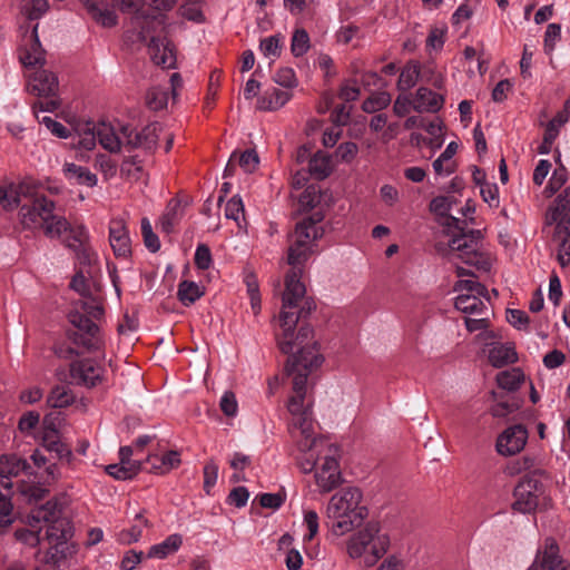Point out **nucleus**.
Returning <instances> with one entry per match:
<instances>
[{
  "label": "nucleus",
  "instance_id": "f3484780",
  "mask_svg": "<svg viewBox=\"0 0 570 570\" xmlns=\"http://www.w3.org/2000/svg\"><path fill=\"white\" fill-rule=\"evenodd\" d=\"M66 234L68 235L63 239L65 246L75 253L81 265H90L95 255L89 245V233L87 228L82 225L72 226L70 224V228Z\"/></svg>",
  "mask_w": 570,
  "mask_h": 570
},
{
  "label": "nucleus",
  "instance_id": "6e6552de",
  "mask_svg": "<svg viewBox=\"0 0 570 570\" xmlns=\"http://www.w3.org/2000/svg\"><path fill=\"white\" fill-rule=\"evenodd\" d=\"M546 223L556 225L554 239L559 242L558 261L562 267L570 264V187L554 199L546 214Z\"/></svg>",
  "mask_w": 570,
  "mask_h": 570
},
{
  "label": "nucleus",
  "instance_id": "a19ab883",
  "mask_svg": "<svg viewBox=\"0 0 570 570\" xmlns=\"http://www.w3.org/2000/svg\"><path fill=\"white\" fill-rule=\"evenodd\" d=\"M73 400L75 396L69 387L57 385L51 390L47 403L51 407L62 409L72 404Z\"/></svg>",
  "mask_w": 570,
  "mask_h": 570
},
{
  "label": "nucleus",
  "instance_id": "3c124183",
  "mask_svg": "<svg viewBox=\"0 0 570 570\" xmlns=\"http://www.w3.org/2000/svg\"><path fill=\"white\" fill-rule=\"evenodd\" d=\"M261 51L265 57L277 58L281 55V37L271 36L261 40Z\"/></svg>",
  "mask_w": 570,
  "mask_h": 570
},
{
  "label": "nucleus",
  "instance_id": "c756f323",
  "mask_svg": "<svg viewBox=\"0 0 570 570\" xmlns=\"http://www.w3.org/2000/svg\"><path fill=\"white\" fill-rule=\"evenodd\" d=\"M291 98L292 94L288 89L272 88L259 98L258 108L261 110H277L289 101Z\"/></svg>",
  "mask_w": 570,
  "mask_h": 570
},
{
  "label": "nucleus",
  "instance_id": "e433bc0d",
  "mask_svg": "<svg viewBox=\"0 0 570 570\" xmlns=\"http://www.w3.org/2000/svg\"><path fill=\"white\" fill-rule=\"evenodd\" d=\"M204 288L191 281H183L178 285L177 296L185 306H190L204 295Z\"/></svg>",
  "mask_w": 570,
  "mask_h": 570
},
{
  "label": "nucleus",
  "instance_id": "58836bf2",
  "mask_svg": "<svg viewBox=\"0 0 570 570\" xmlns=\"http://www.w3.org/2000/svg\"><path fill=\"white\" fill-rule=\"evenodd\" d=\"M105 470L116 480H129L141 470V463L119 462L107 465Z\"/></svg>",
  "mask_w": 570,
  "mask_h": 570
},
{
  "label": "nucleus",
  "instance_id": "49530a36",
  "mask_svg": "<svg viewBox=\"0 0 570 570\" xmlns=\"http://www.w3.org/2000/svg\"><path fill=\"white\" fill-rule=\"evenodd\" d=\"M180 220L179 204L170 203L160 218V228L164 233L170 234Z\"/></svg>",
  "mask_w": 570,
  "mask_h": 570
},
{
  "label": "nucleus",
  "instance_id": "6ab92c4d",
  "mask_svg": "<svg viewBox=\"0 0 570 570\" xmlns=\"http://www.w3.org/2000/svg\"><path fill=\"white\" fill-rule=\"evenodd\" d=\"M70 375L76 384L92 387L101 381L102 368L92 360H80L71 364Z\"/></svg>",
  "mask_w": 570,
  "mask_h": 570
},
{
  "label": "nucleus",
  "instance_id": "79ce46f5",
  "mask_svg": "<svg viewBox=\"0 0 570 570\" xmlns=\"http://www.w3.org/2000/svg\"><path fill=\"white\" fill-rule=\"evenodd\" d=\"M533 470H541L537 468V460L531 455H523L511 462L505 468V473L510 476H514L521 473H530Z\"/></svg>",
  "mask_w": 570,
  "mask_h": 570
},
{
  "label": "nucleus",
  "instance_id": "2f4dec72",
  "mask_svg": "<svg viewBox=\"0 0 570 570\" xmlns=\"http://www.w3.org/2000/svg\"><path fill=\"white\" fill-rule=\"evenodd\" d=\"M458 144L449 142L443 153L433 161V169L439 176H449L454 171L453 156L456 154Z\"/></svg>",
  "mask_w": 570,
  "mask_h": 570
},
{
  "label": "nucleus",
  "instance_id": "5fc2aeb1",
  "mask_svg": "<svg viewBox=\"0 0 570 570\" xmlns=\"http://www.w3.org/2000/svg\"><path fill=\"white\" fill-rule=\"evenodd\" d=\"M237 159L239 166L245 173H253L259 163L258 155L254 149L245 150L237 157Z\"/></svg>",
  "mask_w": 570,
  "mask_h": 570
},
{
  "label": "nucleus",
  "instance_id": "774afa93",
  "mask_svg": "<svg viewBox=\"0 0 570 570\" xmlns=\"http://www.w3.org/2000/svg\"><path fill=\"white\" fill-rule=\"evenodd\" d=\"M309 371H305L302 368L296 370L289 376H293V393L296 394H306V383Z\"/></svg>",
  "mask_w": 570,
  "mask_h": 570
},
{
  "label": "nucleus",
  "instance_id": "680f3d73",
  "mask_svg": "<svg viewBox=\"0 0 570 570\" xmlns=\"http://www.w3.org/2000/svg\"><path fill=\"white\" fill-rule=\"evenodd\" d=\"M39 121L40 124H43L50 130V132L58 138H68L70 136L69 129L66 126L49 116L42 117Z\"/></svg>",
  "mask_w": 570,
  "mask_h": 570
},
{
  "label": "nucleus",
  "instance_id": "864d4df0",
  "mask_svg": "<svg viewBox=\"0 0 570 570\" xmlns=\"http://www.w3.org/2000/svg\"><path fill=\"white\" fill-rule=\"evenodd\" d=\"M445 28H432L426 38V48L432 50H441L445 42Z\"/></svg>",
  "mask_w": 570,
  "mask_h": 570
},
{
  "label": "nucleus",
  "instance_id": "5701e85b",
  "mask_svg": "<svg viewBox=\"0 0 570 570\" xmlns=\"http://www.w3.org/2000/svg\"><path fill=\"white\" fill-rule=\"evenodd\" d=\"M96 134L101 147L110 153H118L121 147H125L121 126L116 129L111 124L99 122L96 126Z\"/></svg>",
  "mask_w": 570,
  "mask_h": 570
},
{
  "label": "nucleus",
  "instance_id": "4be33fe9",
  "mask_svg": "<svg viewBox=\"0 0 570 570\" xmlns=\"http://www.w3.org/2000/svg\"><path fill=\"white\" fill-rule=\"evenodd\" d=\"M30 190V185L21 183H9L0 186V207L4 212H12L17 209L22 197H27Z\"/></svg>",
  "mask_w": 570,
  "mask_h": 570
},
{
  "label": "nucleus",
  "instance_id": "c9c22d12",
  "mask_svg": "<svg viewBox=\"0 0 570 570\" xmlns=\"http://www.w3.org/2000/svg\"><path fill=\"white\" fill-rule=\"evenodd\" d=\"M30 469L31 466L26 459H21L14 454L1 456L0 470H2L3 472L11 476H17L22 472L31 474V472L29 471Z\"/></svg>",
  "mask_w": 570,
  "mask_h": 570
},
{
  "label": "nucleus",
  "instance_id": "cd10ccee",
  "mask_svg": "<svg viewBox=\"0 0 570 570\" xmlns=\"http://www.w3.org/2000/svg\"><path fill=\"white\" fill-rule=\"evenodd\" d=\"M62 170L65 177L73 184L94 187L98 183V178L94 173H91L87 167L75 163H66Z\"/></svg>",
  "mask_w": 570,
  "mask_h": 570
},
{
  "label": "nucleus",
  "instance_id": "b1692460",
  "mask_svg": "<svg viewBox=\"0 0 570 570\" xmlns=\"http://www.w3.org/2000/svg\"><path fill=\"white\" fill-rule=\"evenodd\" d=\"M456 204L454 196H438L430 203V210L440 217L446 218V225L458 230H463L466 225L464 220L449 215L452 207Z\"/></svg>",
  "mask_w": 570,
  "mask_h": 570
},
{
  "label": "nucleus",
  "instance_id": "ea45409f",
  "mask_svg": "<svg viewBox=\"0 0 570 570\" xmlns=\"http://www.w3.org/2000/svg\"><path fill=\"white\" fill-rule=\"evenodd\" d=\"M43 446L48 451L53 452L60 460L69 462L73 456L70 448L58 439L55 431L45 435Z\"/></svg>",
  "mask_w": 570,
  "mask_h": 570
},
{
  "label": "nucleus",
  "instance_id": "393cba45",
  "mask_svg": "<svg viewBox=\"0 0 570 570\" xmlns=\"http://www.w3.org/2000/svg\"><path fill=\"white\" fill-rule=\"evenodd\" d=\"M444 105V97L426 87H420L413 98V109L417 112H438Z\"/></svg>",
  "mask_w": 570,
  "mask_h": 570
},
{
  "label": "nucleus",
  "instance_id": "37998d69",
  "mask_svg": "<svg viewBox=\"0 0 570 570\" xmlns=\"http://www.w3.org/2000/svg\"><path fill=\"white\" fill-rule=\"evenodd\" d=\"M96 126L97 124L88 121L77 129V144L80 148L85 150H92L96 147L98 140L96 134Z\"/></svg>",
  "mask_w": 570,
  "mask_h": 570
},
{
  "label": "nucleus",
  "instance_id": "603ef678",
  "mask_svg": "<svg viewBox=\"0 0 570 570\" xmlns=\"http://www.w3.org/2000/svg\"><path fill=\"white\" fill-rule=\"evenodd\" d=\"M480 194L484 203L491 208H498L500 206L499 187L495 183L482 185Z\"/></svg>",
  "mask_w": 570,
  "mask_h": 570
},
{
  "label": "nucleus",
  "instance_id": "8fccbe9b",
  "mask_svg": "<svg viewBox=\"0 0 570 570\" xmlns=\"http://www.w3.org/2000/svg\"><path fill=\"white\" fill-rule=\"evenodd\" d=\"M141 234L144 237L145 246L151 253L158 252L160 248V240L158 236L154 233L149 219L146 217L141 219Z\"/></svg>",
  "mask_w": 570,
  "mask_h": 570
},
{
  "label": "nucleus",
  "instance_id": "473e14b6",
  "mask_svg": "<svg viewBox=\"0 0 570 570\" xmlns=\"http://www.w3.org/2000/svg\"><path fill=\"white\" fill-rule=\"evenodd\" d=\"M183 543V538L178 533L168 535L164 541L150 547L148 551L149 558L164 559L167 556L176 552Z\"/></svg>",
  "mask_w": 570,
  "mask_h": 570
},
{
  "label": "nucleus",
  "instance_id": "69168bd1",
  "mask_svg": "<svg viewBox=\"0 0 570 570\" xmlns=\"http://www.w3.org/2000/svg\"><path fill=\"white\" fill-rule=\"evenodd\" d=\"M561 38V27L557 23H550L547 27L544 33V49L546 51H552L557 41Z\"/></svg>",
  "mask_w": 570,
  "mask_h": 570
},
{
  "label": "nucleus",
  "instance_id": "423d86ee",
  "mask_svg": "<svg viewBox=\"0 0 570 570\" xmlns=\"http://www.w3.org/2000/svg\"><path fill=\"white\" fill-rule=\"evenodd\" d=\"M104 315V308L95 301H79L75 309L68 314V321L75 330L68 332V337L73 344L88 351H96L102 346V338L98 325L92 318L98 320Z\"/></svg>",
  "mask_w": 570,
  "mask_h": 570
},
{
  "label": "nucleus",
  "instance_id": "09e8293b",
  "mask_svg": "<svg viewBox=\"0 0 570 570\" xmlns=\"http://www.w3.org/2000/svg\"><path fill=\"white\" fill-rule=\"evenodd\" d=\"M309 49V37L306 30L298 29L292 37L291 50L295 57H301Z\"/></svg>",
  "mask_w": 570,
  "mask_h": 570
},
{
  "label": "nucleus",
  "instance_id": "9d476101",
  "mask_svg": "<svg viewBox=\"0 0 570 570\" xmlns=\"http://www.w3.org/2000/svg\"><path fill=\"white\" fill-rule=\"evenodd\" d=\"M547 476L544 470H533L522 476L514 489L513 509L521 513L533 512L539 504L542 493V479Z\"/></svg>",
  "mask_w": 570,
  "mask_h": 570
},
{
  "label": "nucleus",
  "instance_id": "c03bdc74",
  "mask_svg": "<svg viewBox=\"0 0 570 570\" xmlns=\"http://www.w3.org/2000/svg\"><path fill=\"white\" fill-rule=\"evenodd\" d=\"M47 0H22L21 12L30 20L41 18L48 10Z\"/></svg>",
  "mask_w": 570,
  "mask_h": 570
},
{
  "label": "nucleus",
  "instance_id": "c85d7f7f",
  "mask_svg": "<svg viewBox=\"0 0 570 570\" xmlns=\"http://www.w3.org/2000/svg\"><path fill=\"white\" fill-rule=\"evenodd\" d=\"M21 61L27 67L45 63V51L38 37V23L32 28L30 45L21 56Z\"/></svg>",
  "mask_w": 570,
  "mask_h": 570
},
{
  "label": "nucleus",
  "instance_id": "aec40b11",
  "mask_svg": "<svg viewBox=\"0 0 570 570\" xmlns=\"http://www.w3.org/2000/svg\"><path fill=\"white\" fill-rule=\"evenodd\" d=\"M87 14L99 26L112 28L118 23L115 10L106 0H80Z\"/></svg>",
  "mask_w": 570,
  "mask_h": 570
},
{
  "label": "nucleus",
  "instance_id": "2eb2a0df",
  "mask_svg": "<svg viewBox=\"0 0 570 570\" xmlns=\"http://www.w3.org/2000/svg\"><path fill=\"white\" fill-rule=\"evenodd\" d=\"M528 438V430L522 424L508 426L501 434H499L495 443V450L503 456L515 455L524 449Z\"/></svg>",
  "mask_w": 570,
  "mask_h": 570
},
{
  "label": "nucleus",
  "instance_id": "338daca9",
  "mask_svg": "<svg viewBox=\"0 0 570 570\" xmlns=\"http://www.w3.org/2000/svg\"><path fill=\"white\" fill-rule=\"evenodd\" d=\"M249 498V492L245 487L234 488L227 497V502L236 508L246 505Z\"/></svg>",
  "mask_w": 570,
  "mask_h": 570
},
{
  "label": "nucleus",
  "instance_id": "bb28decb",
  "mask_svg": "<svg viewBox=\"0 0 570 570\" xmlns=\"http://www.w3.org/2000/svg\"><path fill=\"white\" fill-rule=\"evenodd\" d=\"M489 362L493 367L500 368L508 364L515 363L518 355L512 344L495 343L489 350Z\"/></svg>",
  "mask_w": 570,
  "mask_h": 570
},
{
  "label": "nucleus",
  "instance_id": "20e7f679",
  "mask_svg": "<svg viewBox=\"0 0 570 570\" xmlns=\"http://www.w3.org/2000/svg\"><path fill=\"white\" fill-rule=\"evenodd\" d=\"M26 198L28 202L19 204L18 224L22 230L36 233L40 229L49 238H61L70 228L66 217L55 214L56 203L45 195L31 197V189Z\"/></svg>",
  "mask_w": 570,
  "mask_h": 570
},
{
  "label": "nucleus",
  "instance_id": "4c0bfd02",
  "mask_svg": "<svg viewBox=\"0 0 570 570\" xmlns=\"http://www.w3.org/2000/svg\"><path fill=\"white\" fill-rule=\"evenodd\" d=\"M523 381H524V374L518 367L502 371V372L498 373V375H497L498 385L501 389H503L505 391H510V392L517 391Z\"/></svg>",
  "mask_w": 570,
  "mask_h": 570
},
{
  "label": "nucleus",
  "instance_id": "9b49d317",
  "mask_svg": "<svg viewBox=\"0 0 570 570\" xmlns=\"http://www.w3.org/2000/svg\"><path fill=\"white\" fill-rule=\"evenodd\" d=\"M302 469L305 473L315 471L314 479L322 493L331 492L342 482L340 464L334 456L325 455L318 461H307Z\"/></svg>",
  "mask_w": 570,
  "mask_h": 570
},
{
  "label": "nucleus",
  "instance_id": "dca6fc26",
  "mask_svg": "<svg viewBox=\"0 0 570 570\" xmlns=\"http://www.w3.org/2000/svg\"><path fill=\"white\" fill-rule=\"evenodd\" d=\"M160 126L158 124H150L139 131H135L128 125H121V134L125 139V148L135 149L139 148L146 151H151L158 141Z\"/></svg>",
  "mask_w": 570,
  "mask_h": 570
},
{
  "label": "nucleus",
  "instance_id": "0e129e2a",
  "mask_svg": "<svg viewBox=\"0 0 570 570\" xmlns=\"http://www.w3.org/2000/svg\"><path fill=\"white\" fill-rule=\"evenodd\" d=\"M220 410L227 416H235L238 411L236 396L233 392H225L219 402Z\"/></svg>",
  "mask_w": 570,
  "mask_h": 570
},
{
  "label": "nucleus",
  "instance_id": "7ed1b4c3",
  "mask_svg": "<svg viewBox=\"0 0 570 570\" xmlns=\"http://www.w3.org/2000/svg\"><path fill=\"white\" fill-rule=\"evenodd\" d=\"M322 236L317 220L305 218L296 224L295 230L289 239L287 263L292 266L285 277V291L283 301L285 308H296L304 298L305 286L301 282L303 266L313 253L315 240Z\"/></svg>",
  "mask_w": 570,
  "mask_h": 570
},
{
  "label": "nucleus",
  "instance_id": "f257e3e1",
  "mask_svg": "<svg viewBox=\"0 0 570 570\" xmlns=\"http://www.w3.org/2000/svg\"><path fill=\"white\" fill-rule=\"evenodd\" d=\"M126 13H132L125 41L129 45L147 43L151 61L164 69L176 67V48L167 38L166 16L164 13L145 14L141 11L144 0H114Z\"/></svg>",
  "mask_w": 570,
  "mask_h": 570
},
{
  "label": "nucleus",
  "instance_id": "1a4fd4ad",
  "mask_svg": "<svg viewBox=\"0 0 570 570\" xmlns=\"http://www.w3.org/2000/svg\"><path fill=\"white\" fill-rule=\"evenodd\" d=\"M454 292L460 294L455 298V308L468 315H482L487 309L485 302H490L487 287L475 279H460L454 285Z\"/></svg>",
  "mask_w": 570,
  "mask_h": 570
},
{
  "label": "nucleus",
  "instance_id": "a878e982",
  "mask_svg": "<svg viewBox=\"0 0 570 570\" xmlns=\"http://www.w3.org/2000/svg\"><path fill=\"white\" fill-rule=\"evenodd\" d=\"M529 570H570V563L558 556L557 547L551 546L543 552H538Z\"/></svg>",
  "mask_w": 570,
  "mask_h": 570
},
{
  "label": "nucleus",
  "instance_id": "a211bd4d",
  "mask_svg": "<svg viewBox=\"0 0 570 570\" xmlns=\"http://www.w3.org/2000/svg\"><path fill=\"white\" fill-rule=\"evenodd\" d=\"M305 395L306 394L293 393V395L288 399L287 410L293 417V428L298 429L306 441H311L308 446L312 448L313 445H316V441L313 439L308 409L304 405Z\"/></svg>",
  "mask_w": 570,
  "mask_h": 570
},
{
  "label": "nucleus",
  "instance_id": "e2e57ef3",
  "mask_svg": "<svg viewBox=\"0 0 570 570\" xmlns=\"http://www.w3.org/2000/svg\"><path fill=\"white\" fill-rule=\"evenodd\" d=\"M274 80L286 89H291L296 86L295 72L291 68H282L275 73Z\"/></svg>",
  "mask_w": 570,
  "mask_h": 570
},
{
  "label": "nucleus",
  "instance_id": "72a5a7b5",
  "mask_svg": "<svg viewBox=\"0 0 570 570\" xmlns=\"http://www.w3.org/2000/svg\"><path fill=\"white\" fill-rule=\"evenodd\" d=\"M309 174L318 179H325L332 173V159L323 153H316L308 161Z\"/></svg>",
  "mask_w": 570,
  "mask_h": 570
},
{
  "label": "nucleus",
  "instance_id": "412c9836",
  "mask_svg": "<svg viewBox=\"0 0 570 570\" xmlns=\"http://www.w3.org/2000/svg\"><path fill=\"white\" fill-rule=\"evenodd\" d=\"M109 243L117 257L127 258L130 256V237L122 219H112L110 222Z\"/></svg>",
  "mask_w": 570,
  "mask_h": 570
},
{
  "label": "nucleus",
  "instance_id": "13d9d810",
  "mask_svg": "<svg viewBox=\"0 0 570 570\" xmlns=\"http://www.w3.org/2000/svg\"><path fill=\"white\" fill-rule=\"evenodd\" d=\"M318 514L314 510L304 511V524L306 525L308 533L304 537L305 541H311L318 533Z\"/></svg>",
  "mask_w": 570,
  "mask_h": 570
},
{
  "label": "nucleus",
  "instance_id": "052dcab7",
  "mask_svg": "<svg viewBox=\"0 0 570 570\" xmlns=\"http://www.w3.org/2000/svg\"><path fill=\"white\" fill-rule=\"evenodd\" d=\"M218 478V465L214 460H209L204 466V489L209 493L216 484Z\"/></svg>",
  "mask_w": 570,
  "mask_h": 570
},
{
  "label": "nucleus",
  "instance_id": "de8ad7c7",
  "mask_svg": "<svg viewBox=\"0 0 570 570\" xmlns=\"http://www.w3.org/2000/svg\"><path fill=\"white\" fill-rule=\"evenodd\" d=\"M146 104L151 110H161L168 104V94L159 87L150 88L146 94Z\"/></svg>",
  "mask_w": 570,
  "mask_h": 570
},
{
  "label": "nucleus",
  "instance_id": "6e6d98bb",
  "mask_svg": "<svg viewBox=\"0 0 570 570\" xmlns=\"http://www.w3.org/2000/svg\"><path fill=\"white\" fill-rule=\"evenodd\" d=\"M244 214V204L240 197L233 196L226 204L225 216L228 219L238 222Z\"/></svg>",
  "mask_w": 570,
  "mask_h": 570
},
{
  "label": "nucleus",
  "instance_id": "bf43d9fd",
  "mask_svg": "<svg viewBox=\"0 0 570 570\" xmlns=\"http://www.w3.org/2000/svg\"><path fill=\"white\" fill-rule=\"evenodd\" d=\"M194 261H195V265L199 269H208L213 262L209 247L205 244H199L196 247Z\"/></svg>",
  "mask_w": 570,
  "mask_h": 570
},
{
  "label": "nucleus",
  "instance_id": "f03ea898",
  "mask_svg": "<svg viewBox=\"0 0 570 570\" xmlns=\"http://www.w3.org/2000/svg\"><path fill=\"white\" fill-rule=\"evenodd\" d=\"M309 313L315 308L314 303H306ZM293 308L282 307L279 314V322L282 333L277 334V343L279 350L285 354H291L285 365L287 374H292L298 368L312 371L323 363V356L318 352L317 344L314 341V331L309 325H302L297 333L295 326L299 317L305 313V308L299 312L292 311Z\"/></svg>",
  "mask_w": 570,
  "mask_h": 570
},
{
  "label": "nucleus",
  "instance_id": "4468645a",
  "mask_svg": "<svg viewBox=\"0 0 570 570\" xmlns=\"http://www.w3.org/2000/svg\"><path fill=\"white\" fill-rule=\"evenodd\" d=\"M61 514V508L56 500H49L45 504L32 510L30 515L35 522H49L51 525L47 530V537L49 540H55L56 544L67 539V533L61 529L60 534L57 533L59 528L62 525V521H59Z\"/></svg>",
  "mask_w": 570,
  "mask_h": 570
},
{
  "label": "nucleus",
  "instance_id": "39448f33",
  "mask_svg": "<svg viewBox=\"0 0 570 570\" xmlns=\"http://www.w3.org/2000/svg\"><path fill=\"white\" fill-rule=\"evenodd\" d=\"M362 491L356 487H347L336 492L326 507V515L332 520L335 534L343 535L360 525L367 517L366 507L362 505Z\"/></svg>",
  "mask_w": 570,
  "mask_h": 570
},
{
  "label": "nucleus",
  "instance_id": "0eeeda50",
  "mask_svg": "<svg viewBox=\"0 0 570 570\" xmlns=\"http://www.w3.org/2000/svg\"><path fill=\"white\" fill-rule=\"evenodd\" d=\"M390 537L382 531L379 522H367L354 532L346 542V552L354 560H362L365 567H373L389 551Z\"/></svg>",
  "mask_w": 570,
  "mask_h": 570
},
{
  "label": "nucleus",
  "instance_id": "f8f14e48",
  "mask_svg": "<svg viewBox=\"0 0 570 570\" xmlns=\"http://www.w3.org/2000/svg\"><path fill=\"white\" fill-rule=\"evenodd\" d=\"M29 86L37 96L47 98L33 105L36 114L38 110L52 112L59 108L60 102L55 97L58 90V79L55 73L45 69L38 70L31 78Z\"/></svg>",
  "mask_w": 570,
  "mask_h": 570
},
{
  "label": "nucleus",
  "instance_id": "ddd939ff",
  "mask_svg": "<svg viewBox=\"0 0 570 570\" xmlns=\"http://www.w3.org/2000/svg\"><path fill=\"white\" fill-rule=\"evenodd\" d=\"M452 249L459 252V257L466 265L481 272H489L492 263L488 254L480 250L479 242L473 236L462 235L454 237L450 244Z\"/></svg>",
  "mask_w": 570,
  "mask_h": 570
},
{
  "label": "nucleus",
  "instance_id": "f704fd0d",
  "mask_svg": "<svg viewBox=\"0 0 570 570\" xmlns=\"http://www.w3.org/2000/svg\"><path fill=\"white\" fill-rule=\"evenodd\" d=\"M420 63L414 60L409 61L401 70L397 81L399 90L407 91L413 88L420 78Z\"/></svg>",
  "mask_w": 570,
  "mask_h": 570
},
{
  "label": "nucleus",
  "instance_id": "7c9ffc66",
  "mask_svg": "<svg viewBox=\"0 0 570 570\" xmlns=\"http://www.w3.org/2000/svg\"><path fill=\"white\" fill-rule=\"evenodd\" d=\"M148 462L158 474H165L180 464V455L177 451H168L161 455H150Z\"/></svg>",
  "mask_w": 570,
  "mask_h": 570
},
{
  "label": "nucleus",
  "instance_id": "a18cd8bd",
  "mask_svg": "<svg viewBox=\"0 0 570 570\" xmlns=\"http://www.w3.org/2000/svg\"><path fill=\"white\" fill-rule=\"evenodd\" d=\"M390 102L391 96L385 91H381L373 94L367 99H365L362 104V109L367 114H373L384 109L390 105Z\"/></svg>",
  "mask_w": 570,
  "mask_h": 570
},
{
  "label": "nucleus",
  "instance_id": "4d7b16f0",
  "mask_svg": "<svg viewBox=\"0 0 570 570\" xmlns=\"http://www.w3.org/2000/svg\"><path fill=\"white\" fill-rule=\"evenodd\" d=\"M12 504L7 494H0V530H6L12 523Z\"/></svg>",
  "mask_w": 570,
  "mask_h": 570
}]
</instances>
